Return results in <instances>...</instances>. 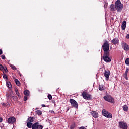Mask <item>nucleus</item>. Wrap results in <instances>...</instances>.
Returning a JSON list of instances; mask_svg holds the SVG:
<instances>
[{
    "instance_id": "nucleus-40",
    "label": "nucleus",
    "mask_w": 129,
    "mask_h": 129,
    "mask_svg": "<svg viewBox=\"0 0 129 129\" xmlns=\"http://www.w3.org/2000/svg\"><path fill=\"white\" fill-rule=\"evenodd\" d=\"M79 129H86V128L84 126H82V127H80Z\"/></svg>"
},
{
    "instance_id": "nucleus-27",
    "label": "nucleus",
    "mask_w": 129,
    "mask_h": 129,
    "mask_svg": "<svg viewBox=\"0 0 129 129\" xmlns=\"http://www.w3.org/2000/svg\"><path fill=\"white\" fill-rule=\"evenodd\" d=\"M36 113L37 114H38V115H41L42 114V112L39 110H37Z\"/></svg>"
},
{
    "instance_id": "nucleus-41",
    "label": "nucleus",
    "mask_w": 129,
    "mask_h": 129,
    "mask_svg": "<svg viewBox=\"0 0 129 129\" xmlns=\"http://www.w3.org/2000/svg\"><path fill=\"white\" fill-rule=\"evenodd\" d=\"M126 39H129V34L126 35Z\"/></svg>"
},
{
    "instance_id": "nucleus-22",
    "label": "nucleus",
    "mask_w": 129,
    "mask_h": 129,
    "mask_svg": "<svg viewBox=\"0 0 129 129\" xmlns=\"http://www.w3.org/2000/svg\"><path fill=\"white\" fill-rule=\"evenodd\" d=\"M99 90H100V91H102V90H104V88H103V85H99Z\"/></svg>"
},
{
    "instance_id": "nucleus-8",
    "label": "nucleus",
    "mask_w": 129,
    "mask_h": 129,
    "mask_svg": "<svg viewBox=\"0 0 129 129\" xmlns=\"http://www.w3.org/2000/svg\"><path fill=\"white\" fill-rule=\"evenodd\" d=\"M70 102L72 107H75V108H77L78 107V104L74 99H71L70 100Z\"/></svg>"
},
{
    "instance_id": "nucleus-23",
    "label": "nucleus",
    "mask_w": 129,
    "mask_h": 129,
    "mask_svg": "<svg viewBox=\"0 0 129 129\" xmlns=\"http://www.w3.org/2000/svg\"><path fill=\"white\" fill-rule=\"evenodd\" d=\"M3 77L4 79H6V81H7V80H8V76H7V75H6V74H3Z\"/></svg>"
},
{
    "instance_id": "nucleus-3",
    "label": "nucleus",
    "mask_w": 129,
    "mask_h": 129,
    "mask_svg": "<svg viewBox=\"0 0 129 129\" xmlns=\"http://www.w3.org/2000/svg\"><path fill=\"white\" fill-rule=\"evenodd\" d=\"M115 7L117 12H118V13H120L123 9V4L121 3L120 0H117L115 3Z\"/></svg>"
},
{
    "instance_id": "nucleus-44",
    "label": "nucleus",
    "mask_w": 129,
    "mask_h": 129,
    "mask_svg": "<svg viewBox=\"0 0 129 129\" xmlns=\"http://www.w3.org/2000/svg\"><path fill=\"white\" fill-rule=\"evenodd\" d=\"M3 122V118L0 117V122Z\"/></svg>"
},
{
    "instance_id": "nucleus-46",
    "label": "nucleus",
    "mask_w": 129,
    "mask_h": 129,
    "mask_svg": "<svg viewBox=\"0 0 129 129\" xmlns=\"http://www.w3.org/2000/svg\"><path fill=\"white\" fill-rule=\"evenodd\" d=\"M50 112L51 113H54V111H50Z\"/></svg>"
},
{
    "instance_id": "nucleus-42",
    "label": "nucleus",
    "mask_w": 129,
    "mask_h": 129,
    "mask_svg": "<svg viewBox=\"0 0 129 129\" xmlns=\"http://www.w3.org/2000/svg\"><path fill=\"white\" fill-rule=\"evenodd\" d=\"M15 91L16 93H17V92H18L19 91L18 90V89L16 88L15 89Z\"/></svg>"
},
{
    "instance_id": "nucleus-35",
    "label": "nucleus",
    "mask_w": 129,
    "mask_h": 129,
    "mask_svg": "<svg viewBox=\"0 0 129 129\" xmlns=\"http://www.w3.org/2000/svg\"><path fill=\"white\" fill-rule=\"evenodd\" d=\"M1 58L3 60H5L6 59V56H5V55H2Z\"/></svg>"
},
{
    "instance_id": "nucleus-21",
    "label": "nucleus",
    "mask_w": 129,
    "mask_h": 129,
    "mask_svg": "<svg viewBox=\"0 0 129 129\" xmlns=\"http://www.w3.org/2000/svg\"><path fill=\"white\" fill-rule=\"evenodd\" d=\"M123 110L124 111H127L128 110V107H127V105H125L123 106Z\"/></svg>"
},
{
    "instance_id": "nucleus-29",
    "label": "nucleus",
    "mask_w": 129,
    "mask_h": 129,
    "mask_svg": "<svg viewBox=\"0 0 129 129\" xmlns=\"http://www.w3.org/2000/svg\"><path fill=\"white\" fill-rule=\"evenodd\" d=\"M12 98L13 99V100H14L15 101H17V99H18V97L16 96H12Z\"/></svg>"
},
{
    "instance_id": "nucleus-11",
    "label": "nucleus",
    "mask_w": 129,
    "mask_h": 129,
    "mask_svg": "<svg viewBox=\"0 0 129 129\" xmlns=\"http://www.w3.org/2000/svg\"><path fill=\"white\" fill-rule=\"evenodd\" d=\"M110 75V72L108 70L105 71V73H104V76L106 77V79L108 80L109 79V76Z\"/></svg>"
},
{
    "instance_id": "nucleus-32",
    "label": "nucleus",
    "mask_w": 129,
    "mask_h": 129,
    "mask_svg": "<svg viewBox=\"0 0 129 129\" xmlns=\"http://www.w3.org/2000/svg\"><path fill=\"white\" fill-rule=\"evenodd\" d=\"M48 99H49V100H51V99H52V95H48Z\"/></svg>"
},
{
    "instance_id": "nucleus-6",
    "label": "nucleus",
    "mask_w": 129,
    "mask_h": 129,
    "mask_svg": "<svg viewBox=\"0 0 129 129\" xmlns=\"http://www.w3.org/2000/svg\"><path fill=\"white\" fill-rule=\"evenodd\" d=\"M104 99L106 100V101H108V102H111V103H113V102H114L113 98L108 94H106L104 96Z\"/></svg>"
},
{
    "instance_id": "nucleus-15",
    "label": "nucleus",
    "mask_w": 129,
    "mask_h": 129,
    "mask_svg": "<svg viewBox=\"0 0 129 129\" xmlns=\"http://www.w3.org/2000/svg\"><path fill=\"white\" fill-rule=\"evenodd\" d=\"M121 28L122 30H125V28H126V21H124L122 23V24L121 25Z\"/></svg>"
},
{
    "instance_id": "nucleus-5",
    "label": "nucleus",
    "mask_w": 129,
    "mask_h": 129,
    "mask_svg": "<svg viewBox=\"0 0 129 129\" xmlns=\"http://www.w3.org/2000/svg\"><path fill=\"white\" fill-rule=\"evenodd\" d=\"M103 60L106 63H109V62H111V58L109 57V52H105L104 53L103 55Z\"/></svg>"
},
{
    "instance_id": "nucleus-1",
    "label": "nucleus",
    "mask_w": 129,
    "mask_h": 129,
    "mask_svg": "<svg viewBox=\"0 0 129 129\" xmlns=\"http://www.w3.org/2000/svg\"><path fill=\"white\" fill-rule=\"evenodd\" d=\"M14 95V92L13 91H10L9 92H6V100H7V103H2V105L3 106H4L5 107H7V106H11V105L10 104V102L12 99V96Z\"/></svg>"
},
{
    "instance_id": "nucleus-2",
    "label": "nucleus",
    "mask_w": 129,
    "mask_h": 129,
    "mask_svg": "<svg viewBox=\"0 0 129 129\" xmlns=\"http://www.w3.org/2000/svg\"><path fill=\"white\" fill-rule=\"evenodd\" d=\"M27 126L28 128L43 129V126L39 124L38 123H35L33 124L31 122H27Z\"/></svg>"
},
{
    "instance_id": "nucleus-25",
    "label": "nucleus",
    "mask_w": 129,
    "mask_h": 129,
    "mask_svg": "<svg viewBox=\"0 0 129 129\" xmlns=\"http://www.w3.org/2000/svg\"><path fill=\"white\" fill-rule=\"evenodd\" d=\"M9 65H10V67L12 68V69H13V70H16V67H15V66H14L11 63H9Z\"/></svg>"
},
{
    "instance_id": "nucleus-26",
    "label": "nucleus",
    "mask_w": 129,
    "mask_h": 129,
    "mask_svg": "<svg viewBox=\"0 0 129 129\" xmlns=\"http://www.w3.org/2000/svg\"><path fill=\"white\" fill-rule=\"evenodd\" d=\"M15 83L18 85V86H20V84H21V83H20V81L18 80V79H15Z\"/></svg>"
},
{
    "instance_id": "nucleus-24",
    "label": "nucleus",
    "mask_w": 129,
    "mask_h": 129,
    "mask_svg": "<svg viewBox=\"0 0 129 129\" xmlns=\"http://www.w3.org/2000/svg\"><path fill=\"white\" fill-rule=\"evenodd\" d=\"M123 84H124V85H125V86L128 87L129 82L128 81H124V82H123Z\"/></svg>"
},
{
    "instance_id": "nucleus-14",
    "label": "nucleus",
    "mask_w": 129,
    "mask_h": 129,
    "mask_svg": "<svg viewBox=\"0 0 129 129\" xmlns=\"http://www.w3.org/2000/svg\"><path fill=\"white\" fill-rule=\"evenodd\" d=\"M118 42H119V40H118V39L117 38H114L111 41V43L114 44H118Z\"/></svg>"
},
{
    "instance_id": "nucleus-37",
    "label": "nucleus",
    "mask_w": 129,
    "mask_h": 129,
    "mask_svg": "<svg viewBox=\"0 0 129 129\" xmlns=\"http://www.w3.org/2000/svg\"><path fill=\"white\" fill-rule=\"evenodd\" d=\"M27 100L28 97H27V96H24V101H27Z\"/></svg>"
},
{
    "instance_id": "nucleus-17",
    "label": "nucleus",
    "mask_w": 129,
    "mask_h": 129,
    "mask_svg": "<svg viewBox=\"0 0 129 129\" xmlns=\"http://www.w3.org/2000/svg\"><path fill=\"white\" fill-rule=\"evenodd\" d=\"M105 116V117H107V118H112V114L110 113H108L107 115L104 116Z\"/></svg>"
},
{
    "instance_id": "nucleus-4",
    "label": "nucleus",
    "mask_w": 129,
    "mask_h": 129,
    "mask_svg": "<svg viewBox=\"0 0 129 129\" xmlns=\"http://www.w3.org/2000/svg\"><path fill=\"white\" fill-rule=\"evenodd\" d=\"M102 48L103 50L104 51V53L106 52L107 53H109V43H108V41H105L104 43V44L102 45Z\"/></svg>"
},
{
    "instance_id": "nucleus-47",
    "label": "nucleus",
    "mask_w": 129,
    "mask_h": 129,
    "mask_svg": "<svg viewBox=\"0 0 129 129\" xmlns=\"http://www.w3.org/2000/svg\"><path fill=\"white\" fill-rule=\"evenodd\" d=\"M68 110H69V109H67V111H68Z\"/></svg>"
},
{
    "instance_id": "nucleus-10",
    "label": "nucleus",
    "mask_w": 129,
    "mask_h": 129,
    "mask_svg": "<svg viewBox=\"0 0 129 129\" xmlns=\"http://www.w3.org/2000/svg\"><path fill=\"white\" fill-rule=\"evenodd\" d=\"M121 46L125 51H129V45L126 43L122 42Z\"/></svg>"
},
{
    "instance_id": "nucleus-45",
    "label": "nucleus",
    "mask_w": 129,
    "mask_h": 129,
    "mask_svg": "<svg viewBox=\"0 0 129 129\" xmlns=\"http://www.w3.org/2000/svg\"><path fill=\"white\" fill-rule=\"evenodd\" d=\"M42 107H46V105L44 104L42 105Z\"/></svg>"
},
{
    "instance_id": "nucleus-20",
    "label": "nucleus",
    "mask_w": 129,
    "mask_h": 129,
    "mask_svg": "<svg viewBox=\"0 0 129 129\" xmlns=\"http://www.w3.org/2000/svg\"><path fill=\"white\" fill-rule=\"evenodd\" d=\"M33 121H34V117H31L28 118V122H33Z\"/></svg>"
},
{
    "instance_id": "nucleus-34",
    "label": "nucleus",
    "mask_w": 129,
    "mask_h": 129,
    "mask_svg": "<svg viewBox=\"0 0 129 129\" xmlns=\"http://www.w3.org/2000/svg\"><path fill=\"white\" fill-rule=\"evenodd\" d=\"M74 127H75V124H73L71 126V129H74Z\"/></svg>"
},
{
    "instance_id": "nucleus-28",
    "label": "nucleus",
    "mask_w": 129,
    "mask_h": 129,
    "mask_svg": "<svg viewBox=\"0 0 129 129\" xmlns=\"http://www.w3.org/2000/svg\"><path fill=\"white\" fill-rule=\"evenodd\" d=\"M110 9H111V11H115V7L113 5H111L110 6Z\"/></svg>"
},
{
    "instance_id": "nucleus-16",
    "label": "nucleus",
    "mask_w": 129,
    "mask_h": 129,
    "mask_svg": "<svg viewBox=\"0 0 129 129\" xmlns=\"http://www.w3.org/2000/svg\"><path fill=\"white\" fill-rule=\"evenodd\" d=\"M24 94L25 96H30V91L28 90L24 91Z\"/></svg>"
},
{
    "instance_id": "nucleus-7",
    "label": "nucleus",
    "mask_w": 129,
    "mask_h": 129,
    "mask_svg": "<svg viewBox=\"0 0 129 129\" xmlns=\"http://www.w3.org/2000/svg\"><path fill=\"white\" fill-rule=\"evenodd\" d=\"M119 127L121 129H127V124L123 121L119 122Z\"/></svg>"
},
{
    "instance_id": "nucleus-38",
    "label": "nucleus",
    "mask_w": 129,
    "mask_h": 129,
    "mask_svg": "<svg viewBox=\"0 0 129 129\" xmlns=\"http://www.w3.org/2000/svg\"><path fill=\"white\" fill-rule=\"evenodd\" d=\"M3 70H4L5 72H8V69H7V68H4Z\"/></svg>"
},
{
    "instance_id": "nucleus-9",
    "label": "nucleus",
    "mask_w": 129,
    "mask_h": 129,
    "mask_svg": "<svg viewBox=\"0 0 129 129\" xmlns=\"http://www.w3.org/2000/svg\"><path fill=\"white\" fill-rule=\"evenodd\" d=\"M82 95L84 99H87V100H90L91 99V95H89L86 92H83Z\"/></svg>"
},
{
    "instance_id": "nucleus-30",
    "label": "nucleus",
    "mask_w": 129,
    "mask_h": 129,
    "mask_svg": "<svg viewBox=\"0 0 129 129\" xmlns=\"http://www.w3.org/2000/svg\"><path fill=\"white\" fill-rule=\"evenodd\" d=\"M125 62L126 65H129V58L126 59Z\"/></svg>"
},
{
    "instance_id": "nucleus-18",
    "label": "nucleus",
    "mask_w": 129,
    "mask_h": 129,
    "mask_svg": "<svg viewBox=\"0 0 129 129\" xmlns=\"http://www.w3.org/2000/svg\"><path fill=\"white\" fill-rule=\"evenodd\" d=\"M6 85L8 88L11 89L12 88V84H11V83L10 82H6Z\"/></svg>"
},
{
    "instance_id": "nucleus-43",
    "label": "nucleus",
    "mask_w": 129,
    "mask_h": 129,
    "mask_svg": "<svg viewBox=\"0 0 129 129\" xmlns=\"http://www.w3.org/2000/svg\"><path fill=\"white\" fill-rule=\"evenodd\" d=\"M3 54V50L2 49H0V55H2Z\"/></svg>"
},
{
    "instance_id": "nucleus-19",
    "label": "nucleus",
    "mask_w": 129,
    "mask_h": 129,
    "mask_svg": "<svg viewBox=\"0 0 129 129\" xmlns=\"http://www.w3.org/2000/svg\"><path fill=\"white\" fill-rule=\"evenodd\" d=\"M109 112L106 111L105 109L102 110V113L103 115L104 116L105 115H106Z\"/></svg>"
},
{
    "instance_id": "nucleus-31",
    "label": "nucleus",
    "mask_w": 129,
    "mask_h": 129,
    "mask_svg": "<svg viewBox=\"0 0 129 129\" xmlns=\"http://www.w3.org/2000/svg\"><path fill=\"white\" fill-rule=\"evenodd\" d=\"M124 78H125V79L126 80H128V77H127V74H125L124 75Z\"/></svg>"
},
{
    "instance_id": "nucleus-33",
    "label": "nucleus",
    "mask_w": 129,
    "mask_h": 129,
    "mask_svg": "<svg viewBox=\"0 0 129 129\" xmlns=\"http://www.w3.org/2000/svg\"><path fill=\"white\" fill-rule=\"evenodd\" d=\"M4 66L3 65L0 64V70H4Z\"/></svg>"
},
{
    "instance_id": "nucleus-12",
    "label": "nucleus",
    "mask_w": 129,
    "mask_h": 129,
    "mask_svg": "<svg viewBox=\"0 0 129 129\" xmlns=\"http://www.w3.org/2000/svg\"><path fill=\"white\" fill-rule=\"evenodd\" d=\"M7 121L8 123H14V122H16V118L14 117H10L8 118Z\"/></svg>"
},
{
    "instance_id": "nucleus-13",
    "label": "nucleus",
    "mask_w": 129,
    "mask_h": 129,
    "mask_svg": "<svg viewBox=\"0 0 129 129\" xmlns=\"http://www.w3.org/2000/svg\"><path fill=\"white\" fill-rule=\"evenodd\" d=\"M91 114L94 118H97V117H98V113L96 111H93L91 112Z\"/></svg>"
},
{
    "instance_id": "nucleus-39",
    "label": "nucleus",
    "mask_w": 129,
    "mask_h": 129,
    "mask_svg": "<svg viewBox=\"0 0 129 129\" xmlns=\"http://www.w3.org/2000/svg\"><path fill=\"white\" fill-rule=\"evenodd\" d=\"M128 71H129V69H127L125 72V74H127V73H128Z\"/></svg>"
},
{
    "instance_id": "nucleus-36",
    "label": "nucleus",
    "mask_w": 129,
    "mask_h": 129,
    "mask_svg": "<svg viewBox=\"0 0 129 129\" xmlns=\"http://www.w3.org/2000/svg\"><path fill=\"white\" fill-rule=\"evenodd\" d=\"M16 94L19 97H21V95L20 94V93H19V91L17 92Z\"/></svg>"
}]
</instances>
